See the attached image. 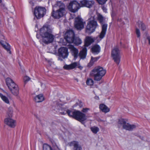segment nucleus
Instances as JSON below:
<instances>
[{"instance_id":"nucleus-1","label":"nucleus","mask_w":150,"mask_h":150,"mask_svg":"<svg viewBox=\"0 0 150 150\" xmlns=\"http://www.w3.org/2000/svg\"><path fill=\"white\" fill-rule=\"evenodd\" d=\"M66 113H67L69 117H73L83 124L84 123V121L87 120V116L86 115L79 110L72 111L70 110H68L66 113L62 112V114L64 115Z\"/></svg>"},{"instance_id":"nucleus-2","label":"nucleus","mask_w":150,"mask_h":150,"mask_svg":"<svg viewBox=\"0 0 150 150\" xmlns=\"http://www.w3.org/2000/svg\"><path fill=\"white\" fill-rule=\"evenodd\" d=\"M106 73V70L103 67H95L90 72V75L94 77L95 81H100Z\"/></svg>"},{"instance_id":"nucleus-3","label":"nucleus","mask_w":150,"mask_h":150,"mask_svg":"<svg viewBox=\"0 0 150 150\" xmlns=\"http://www.w3.org/2000/svg\"><path fill=\"white\" fill-rule=\"evenodd\" d=\"M57 5L59 8L56 11H53L52 16L54 18L59 19L65 16L66 13L65 5L61 2H57Z\"/></svg>"},{"instance_id":"nucleus-4","label":"nucleus","mask_w":150,"mask_h":150,"mask_svg":"<svg viewBox=\"0 0 150 150\" xmlns=\"http://www.w3.org/2000/svg\"><path fill=\"white\" fill-rule=\"evenodd\" d=\"M88 20L86 28V33L90 34L95 31L98 25L97 21L95 20L94 16L91 17Z\"/></svg>"},{"instance_id":"nucleus-5","label":"nucleus","mask_w":150,"mask_h":150,"mask_svg":"<svg viewBox=\"0 0 150 150\" xmlns=\"http://www.w3.org/2000/svg\"><path fill=\"white\" fill-rule=\"evenodd\" d=\"M97 20L101 24H103L102 26V31L99 35L100 38L102 39L104 37L105 35L108 25L107 24H103L104 20L103 17L100 14L98 15Z\"/></svg>"},{"instance_id":"nucleus-6","label":"nucleus","mask_w":150,"mask_h":150,"mask_svg":"<svg viewBox=\"0 0 150 150\" xmlns=\"http://www.w3.org/2000/svg\"><path fill=\"white\" fill-rule=\"evenodd\" d=\"M46 10L45 8L40 6H37L35 8L34 14L37 19L42 17L46 13Z\"/></svg>"},{"instance_id":"nucleus-7","label":"nucleus","mask_w":150,"mask_h":150,"mask_svg":"<svg viewBox=\"0 0 150 150\" xmlns=\"http://www.w3.org/2000/svg\"><path fill=\"white\" fill-rule=\"evenodd\" d=\"M80 4H79L76 1H71L69 4L68 7V9L70 12L75 13L77 12L80 8Z\"/></svg>"},{"instance_id":"nucleus-8","label":"nucleus","mask_w":150,"mask_h":150,"mask_svg":"<svg viewBox=\"0 0 150 150\" xmlns=\"http://www.w3.org/2000/svg\"><path fill=\"white\" fill-rule=\"evenodd\" d=\"M120 52L118 47H115L112 51L111 55L114 61L118 64H119L120 61Z\"/></svg>"},{"instance_id":"nucleus-9","label":"nucleus","mask_w":150,"mask_h":150,"mask_svg":"<svg viewBox=\"0 0 150 150\" xmlns=\"http://www.w3.org/2000/svg\"><path fill=\"white\" fill-rule=\"evenodd\" d=\"M75 37L74 32L72 30H67L65 34L64 38L69 43H72Z\"/></svg>"},{"instance_id":"nucleus-10","label":"nucleus","mask_w":150,"mask_h":150,"mask_svg":"<svg viewBox=\"0 0 150 150\" xmlns=\"http://www.w3.org/2000/svg\"><path fill=\"white\" fill-rule=\"evenodd\" d=\"M85 24L83 20L79 17H77L75 18L74 26L77 30H81L83 29Z\"/></svg>"},{"instance_id":"nucleus-11","label":"nucleus","mask_w":150,"mask_h":150,"mask_svg":"<svg viewBox=\"0 0 150 150\" xmlns=\"http://www.w3.org/2000/svg\"><path fill=\"white\" fill-rule=\"evenodd\" d=\"M42 41L45 44H48L53 42L54 36L51 33L49 32L48 33H46L42 36Z\"/></svg>"},{"instance_id":"nucleus-12","label":"nucleus","mask_w":150,"mask_h":150,"mask_svg":"<svg viewBox=\"0 0 150 150\" xmlns=\"http://www.w3.org/2000/svg\"><path fill=\"white\" fill-rule=\"evenodd\" d=\"M58 52L59 55L64 59L67 58L69 54L68 49L66 47H61L59 49Z\"/></svg>"},{"instance_id":"nucleus-13","label":"nucleus","mask_w":150,"mask_h":150,"mask_svg":"<svg viewBox=\"0 0 150 150\" xmlns=\"http://www.w3.org/2000/svg\"><path fill=\"white\" fill-rule=\"evenodd\" d=\"M68 145L70 147H72L71 150H81L82 148L78 142L72 141L68 143Z\"/></svg>"},{"instance_id":"nucleus-14","label":"nucleus","mask_w":150,"mask_h":150,"mask_svg":"<svg viewBox=\"0 0 150 150\" xmlns=\"http://www.w3.org/2000/svg\"><path fill=\"white\" fill-rule=\"evenodd\" d=\"M94 3L93 0H82L80 1L81 6H86L89 8L92 7Z\"/></svg>"},{"instance_id":"nucleus-15","label":"nucleus","mask_w":150,"mask_h":150,"mask_svg":"<svg viewBox=\"0 0 150 150\" xmlns=\"http://www.w3.org/2000/svg\"><path fill=\"white\" fill-rule=\"evenodd\" d=\"M68 48L70 50L72 55L74 57V58L76 59L78 57L79 54L78 50L72 45H69Z\"/></svg>"},{"instance_id":"nucleus-16","label":"nucleus","mask_w":150,"mask_h":150,"mask_svg":"<svg viewBox=\"0 0 150 150\" xmlns=\"http://www.w3.org/2000/svg\"><path fill=\"white\" fill-rule=\"evenodd\" d=\"M5 124L11 128H14L16 126V121L10 117H7L4 119Z\"/></svg>"},{"instance_id":"nucleus-17","label":"nucleus","mask_w":150,"mask_h":150,"mask_svg":"<svg viewBox=\"0 0 150 150\" xmlns=\"http://www.w3.org/2000/svg\"><path fill=\"white\" fill-rule=\"evenodd\" d=\"M43 150H61L55 144L53 145L52 147L47 144H44L43 146Z\"/></svg>"},{"instance_id":"nucleus-18","label":"nucleus","mask_w":150,"mask_h":150,"mask_svg":"<svg viewBox=\"0 0 150 150\" xmlns=\"http://www.w3.org/2000/svg\"><path fill=\"white\" fill-rule=\"evenodd\" d=\"M78 63L77 62H74L69 65L66 64L64 67L63 68L66 70H69L72 69L76 67L78 65Z\"/></svg>"},{"instance_id":"nucleus-19","label":"nucleus","mask_w":150,"mask_h":150,"mask_svg":"<svg viewBox=\"0 0 150 150\" xmlns=\"http://www.w3.org/2000/svg\"><path fill=\"white\" fill-rule=\"evenodd\" d=\"M95 39L91 36H87L86 37L85 41L84 46L88 47L94 42Z\"/></svg>"},{"instance_id":"nucleus-20","label":"nucleus","mask_w":150,"mask_h":150,"mask_svg":"<svg viewBox=\"0 0 150 150\" xmlns=\"http://www.w3.org/2000/svg\"><path fill=\"white\" fill-rule=\"evenodd\" d=\"M40 34L42 36L43 35H45L46 33H48L50 32V29L49 28L47 25H44L41 28L40 30Z\"/></svg>"},{"instance_id":"nucleus-21","label":"nucleus","mask_w":150,"mask_h":150,"mask_svg":"<svg viewBox=\"0 0 150 150\" xmlns=\"http://www.w3.org/2000/svg\"><path fill=\"white\" fill-rule=\"evenodd\" d=\"M136 127V126L135 125H131L128 123H127L126 125L123 126V128L128 131H132Z\"/></svg>"},{"instance_id":"nucleus-22","label":"nucleus","mask_w":150,"mask_h":150,"mask_svg":"<svg viewBox=\"0 0 150 150\" xmlns=\"http://www.w3.org/2000/svg\"><path fill=\"white\" fill-rule=\"evenodd\" d=\"M34 100L36 103H40L44 100L43 95L42 94H40L36 96L34 98Z\"/></svg>"},{"instance_id":"nucleus-23","label":"nucleus","mask_w":150,"mask_h":150,"mask_svg":"<svg viewBox=\"0 0 150 150\" xmlns=\"http://www.w3.org/2000/svg\"><path fill=\"white\" fill-rule=\"evenodd\" d=\"M100 46L98 45H94L91 48L92 52L94 54H98L100 52Z\"/></svg>"},{"instance_id":"nucleus-24","label":"nucleus","mask_w":150,"mask_h":150,"mask_svg":"<svg viewBox=\"0 0 150 150\" xmlns=\"http://www.w3.org/2000/svg\"><path fill=\"white\" fill-rule=\"evenodd\" d=\"M87 51L86 48L84 47L80 51L78 54V56H79L81 59H84L86 58V55Z\"/></svg>"},{"instance_id":"nucleus-25","label":"nucleus","mask_w":150,"mask_h":150,"mask_svg":"<svg viewBox=\"0 0 150 150\" xmlns=\"http://www.w3.org/2000/svg\"><path fill=\"white\" fill-rule=\"evenodd\" d=\"M99 108L102 112L105 113H107L110 111V109L103 104H100Z\"/></svg>"},{"instance_id":"nucleus-26","label":"nucleus","mask_w":150,"mask_h":150,"mask_svg":"<svg viewBox=\"0 0 150 150\" xmlns=\"http://www.w3.org/2000/svg\"><path fill=\"white\" fill-rule=\"evenodd\" d=\"M6 84L9 89V85H11V86L13 87L15 85H16V84L14 82V81L10 78H8L6 80Z\"/></svg>"},{"instance_id":"nucleus-27","label":"nucleus","mask_w":150,"mask_h":150,"mask_svg":"<svg viewBox=\"0 0 150 150\" xmlns=\"http://www.w3.org/2000/svg\"><path fill=\"white\" fill-rule=\"evenodd\" d=\"M11 93L15 96H17L19 93V88L15 87V88L9 90Z\"/></svg>"},{"instance_id":"nucleus-28","label":"nucleus","mask_w":150,"mask_h":150,"mask_svg":"<svg viewBox=\"0 0 150 150\" xmlns=\"http://www.w3.org/2000/svg\"><path fill=\"white\" fill-rule=\"evenodd\" d=\"M137 24L138 27L141 28L142 30L144 31L146 30V26L142 22L139 21L137 22Z\"/></svg>"},{"instance_id":"nucleus-29","label":"nucleus","mask_w":150,"mask_h":150,"mask_svg":"<svg viewBox=\"0 0 150 150\" xmlns=\"http://www.w3.org/2000/svg\"><path fill=\"white\" fill-rule=\"evenodd\" d=\"M72 43H74L76 45H79L82 43L81 40L78 37H75L74 41Z\"/></svg>"},{"instance_id":"nucleus-30","label":"nucleus","mask_w":150,"mask_h":150,"mask_svg":"<svg viewBox=\"0 0 150 150\" xmlns=\"http://www.w3.org/2000/svg\"><path fill=\"white\" fill-rule=\"evenodd\" d=\"M127 119H124L120 118L119 119L118 121V123L122 126V127L124 125H126L127 124Z\"/></svg>"},{"instance_id":"nucleus-31","label":"nucleus","mask_w":150,"mask_h":150,"mask_svg":"<svg viewBox=\"0 0 150 150\" xmlns=\"http://www.w3.org/2000/svg\"><path fill=\"white\" fill-rule=\"evenodd\" d=\"M99 58V57H91V60L88 64V66H92L94 64V63L97 61Z\"/></svg>"},{"instance_id":"nucleus-32","label":"nucleus","mask_w":150,"mask_h":150,"mask_svg":"<svg viewBox=\"0 0 150 150\" xmlns=\"http://www.w3.org/2000/svg\"><path fill=\"white\" fill-rule=\"evenodd\" d=\"M2 41H0V43L2 45L3 47L6 49L8 52H9V53H11V51H10V45L7 43L6 45H4L1 42Z\"/></svg>"},{"instance_id":"nucleus-33","label":"nucleus","mask_w":150,"mask_h":150,"mask_svg":"<svg viewBox=\"0 0 150 150\" xmlns=\"http://www.w3.org/2000/svg\"><path fill=\"white\" fill-rule=\"evenodd\" d=\"M0 97L5 103L7 104L9 103V100L8 98L5 96L3 95L2 93H0Z\"/></svg>"},{"instance_id":"nucleus-34","label":"nucleus","mask_w":150,"mask_h":150,"mask_svg":"<svg viewBox=\"0 0 150 150\" xmlns=\"http://www.w3.org/2000/svg\"><path fill=\"white\" fill-rule=\"evenodd\" d=\"M91 130L94 134H96L99 131V129L97 127L93 126L90 128Z\"/></svg>"},{"instance_id":"nucleus-35","label":"nucleus","mask_w":150,"mask_h":150,"mask_svg":"<svg viewBox=\"0 0 150 150\" xmlns=\"http://www.w3.org/2000/svg\"><path fill=\"white\" fill-rule=\"evenodd\" d=\"M86 83L88 85L92 86L94 83V81L91 78H88L86 81Z\"/></svg>"},{"instance_id":"nucleus-36","label":"nucleus","mask_w":150,"mask_h":150,"mask_svg":"<svg viewBox=\"0 0 150 150\" xmlns=\"http://www.w3.org/2000/svg\"><path fill=\"white\" fill-rule=\"evenodd\" d=\"M98 3L100 4L103 5L104 4L107 0H97Z\"/></svg>"},{"instance_id":"nucleus-37","label":"nucleus","mask_w":150,"mask_h":150,"mask_svg":"<svg viewBox=\"0 0 150 150\" xmlns=\"http://www.w3.org/2000/svg\"><path fill=\"white\" fill-rule=\"evenodd\" d=\"M136 33L137 35V37L138 38H140V33L139 29L137 28H136Z\"/></svg>"},{"instance_id":"nucleus-38","label":"nucleus","mask_w":150,"mask_h":150,"mask_svg":"<svg viewBox=\"0 0 150 150\" xmlns=\"http://www.w3.org/2000/svg\"><path fill=\"white\" fill-rule=\"evenodd\" d=\"M30 79L28 76H25L24 78V81L25 83H26Z\"/></svg>"},{"instance_id":"nucleus-39","label":"nucleus","mask_w":150,"mask_h":150,"mask_svg":"<svg viewBox=\"0 0 150 150\" xmlns=\"http://www.w3.org/2000/svg\"><path fill=\"white\" fill-rule=\"evenodd\" d=\"M7 115L9 117H8L11 118L12 116V111L10 110L7 112Z\"/></svg>"},{"instance_id":"nucleus-40","label":"nucleus","mask_w":150,"mask_h":150,"mask_svg":"<svg viewBox=\"0 0 150 150\" xmlns=\"http://www.w3.org/2000/svg\"><path fill=\"white\" fill-rule=\"evenodd\" d=\"M89 110V108H83L82 110V111L83 112H86Z\"/></svg>"},{"instance_id":"nucleus-41","label":"nucleus","mask_w":150,"mask_h":150,"mask_svg":"<svg viewBox=\"0 0 150 150\" xmlns=\"http://www.w3.org/2000/svg\"><path fill=\"white\" fill-rule=\"evenodd\" d=\"M9 90L11 89H14V88H15V87H18V86L17 84L16 85H15V86H13V87L11 86V85H9Z\"/></svg>"},{"instance_id":"nucleus-42","label":"nucleus","mask_w":150,"mask_h":150,"mask_svg":"<svg viewBox=\"0 0 150 150\" xmlns=\"http://www.w3.org/2000/svg\"><path fill=\"white\" fill-rule=\"evenodd\" d=\"M77 62L78 63V64L76 67H77L80 69H81L83 68V67L80 65V64L79 62Z\"/></svg>"},{"instance_id":"nucleus-43","label":"nucleus","mask_w":150,"mask_h":150,"mask_svg":"<svg viewBox=\"0 0 150 150\" xmlns=\"http://www.w3.org/2000/svg\"><path fill=\"white\" fill-rule=\"evenodd\" d=\"M102 9L105 12H107V9L104 6H103L102 7Z\"/></svg>"},{"instance_id":"nucleus-44","label":"nucleus","mask_w":150,"mask_h":150,"mask_svg":"<svg viewBox=\"0 0 150 150\" xmlns=\"http://www.w3.org/2000/svg\"><path fill=\"white\" fill-rule=\"evenodd\" d=\"M147 39L148 40L149 43L150 45V36H148L147 37Z\"/></svg>"},{"instance_id":"nucleus-45","label":"nucleus","mask_w":150,"mask_h":150,"mask_svg":"<svg viewBox=\"0 0 150 150\" xmlns=\"http://www.w3.org/2000/svg\"><path fill=\"white\" fill-rule=\"evenodd\" d=\"M122 20V19L121 18H120V19H118L117 20V21L119 22H121Z\"/></svg>"},{"instance_id":"nucleus-46","label":"nucleus","mask_w":150,"mask_h":150,"mask_svg":"<svg viewBox=\"0 0 150 150\" xmlns=\"http://www.w3.org/2000/svg\"><path fill=\"white\" fill-rule=\"evenodd\" d=\"M78 103H76L75 105H74V107H76V106L77 105H78Z\"/></svg>"},{"instance_id":"nucleus-47","label":"nucleus","mask_w":150,"mask_h":150,"mask_svg":"<svg viewBox=\"0 0 150 150\" xmlns=\"http://www.w3.org/2000/svg\"><path fill=\"white\" fill-rule=\"evenodd\" d=\"M2 2V0H0V3H1Z\"/></svg>"},{"instance_id":"nucleus-48","label":"nucleus","mask_w":150,"mask_h":150,"mask_svg":"<svg viewBox=\"0 0 150 150\" xmlns=\"http://www.w3.org/2000/svg\"><path fill=\"white\" fill-rule=\"evenodd\" d=\"M37 37L38 38V36L37 35Z\"/></svg>"},{"instance_id":"nucleus-49","label":"nucleus","mask_w":150,"mask_h":150,"mask_svg":"<svg viewBox=\"0 0 150 150\" xmlns=\"http://www.w3.org/2000/svg\"><path fill=\"white\" fill-rule=\"evenodd\" d=\"M37 37L38 38V36L37 35Z\"/></svg>"}]
</instances>
